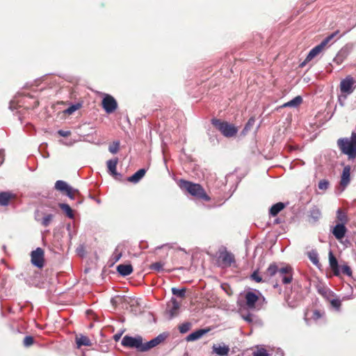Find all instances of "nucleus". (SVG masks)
I'll return each instance as SVG.
<instances>
[{
    "label": "nucleus",
    "mask_w": 356,
    "mask_h": 356,
    "mask_svg": "<svg viewBox=\"0 0 356 356\" xmlns=\"http://www.w3.org/2000/svg\"><path fill=\"white\" fill-rule=\"evenodd\" d=\"M289 266H283L282 264H277V263H272L269 265L264 275L268 279L275 278L276 283L274 284V288L278 286V282L283 284L289 283Z\"/></svg>",
    "instance_id": "obj_1"
},
{
    "label": "nucleus",
    "mask_w": 356,
    "mask_h": 356,
    "mask_svg": "<svg viewBox=\"0 0 356 356\" xmlns=\"http://www.w3.org/2000/svg\"><path fill=\"white\" fill-rule=\"evenodd\" d=\"M337 145L341 153L347 156L348 161L356 159V133L353 132L350 137L340 138Z\"/></svg>",
    "instance_id": "obj_2"
},
{
    "label": "nucleus",
    "mask_w": 356,
    "mask_h": 356,
    "mask_svg": "<svg viewBox=\"0 0 356 356\" xmlns=\"http://www.w3.org/2000/svg\"><path fill=\"white\" fill-rule=\"evenodd\" d=\"M179 186L181 189L188 192L190 195L196 198L205 201L210 200V197L207 195L204 189L199 184H194L188 181L181 179L179 183Z\"/></svg>",
    "instance_id": "obj_3"
},
{
    "label": "nucleus",
    "mask_w": 356,
    "mask_h": 356,
    "mask_svg": "<svg viewBox=\"0 0 356 356\" xmlns=\"http://www.w3.org/2000/svg\"><path fill=\"white\" fill-rule=\"evenodd\" d=\"M211 122L213 125L225 137H233L238 132L237 128L227 122L221 121L218 119H213Z\"/></svg>",
    "instance_id": "obj_4"
},
{
    "label": "nucleus",
    "mask_w": 356,
    "mask_h": 356,
    "mask_svg": "<svg viewBox=\"0 0 356 356\" xmlns=\"http://www.w3.org/2000/svg\"><path fill=\"white\" fill-rule=\"evenodd\" d=\"M339 33V31H336L331 35L326 37L323 41L316 47H314L313 49H312L308 55L307 56V58L305 59V61H310L312 59L315 58L317 55H318L323 49L325 47V46L328 44V42Z\"/></svg>",
    "instance_id": "obj_5"
},
{
    "label": "nucleus",
    "mask_w": 356,
    "mask_h": 356,
    "mask_svg": "<svg viewBox=\"0 0 356 356\" xmlns=\"http://www.w3.org/2000/svg\"><path fill=\"white\" fill-rule=\"evenodd\" d=\"M121 344L124 347L135 348L139 351H141L143 338L140 336L132 337L126 335L122 338Z\"/></svg>",
    "instance_id": "obj_6"
},
{
    "label": "nucleus",
    "mask_w": 356,
    "mask_h": 356,
    "mask_svg": "<svg viewBox=\"0 0 356 356\" xmlns=\"http://www.w3.org/2000/svg\"><path fill=\"white\" fill-rule=\"evenodd\" d=\"M356 87V81L351 76H348L341 81L340 90L341 92L347 95L351 94Z\"/></svg>",
    "instance_id": "obj_7"
},
{
    "label": "nucleus",
    "mask_w": 356,
    "mask_h": 356,
    "mask_svg": "<svg viewBox=\"0 0 356 356\" xmlns=\"http://www.w3.org/2000/svg\"><path fill=\"white\" fill-rule=\"evenodd\" d=\"M102 105L106 113H113L118 108V103L115 98L110 95H105Z\"/></svg>",
    "instance_id": "obj_8"
},
{
    "label": "nucleus",
    "mask_w": 356,
    "mask_h": 356,
    "mask_svg": "<svg viewBox=\"0 0 356 356\" xmlns=\"http://www.w3.org/2000/svg\"><path fill=\"white\" fill-rule=\"evenodd\" d=\"M31 263L38 268H42L44 266V251L41 248L31 252Z\"/></svg>",
    "instance_id": "obj_9"
},
{
    "label": "nucleus",
    "mask_w": 356,
    "mask_h": 356,
    "mask_svg": "<svg viewBox=\"0 0 356 356\" xmlns=\"http://www.w3.org/2000/svg\"><path fill=\"white\" fill-rule=\"evenodd\" d=\"M166 334L164 333L160 334L156 337L154 338L153 339L143 343L142 345L141 352H145L147 351L156 346L159 345L161 343H162L166 338Z\"/></svg>",
    "instance_id": "obj_10"
},
{
    "label": "nucleus",
    "mask_w": 356,
    "mask_h": 356,
    "mask_svg": "<svg viewBox=\"0 0 356 356\" xmlns=\"http://www.w3.org/2000/svg\"><path fill=\"white\" fill-rule=\"evenodd\" d=\"M323 315L324 313L318 310H309L305 314V321L307 325H310L312 323H317L323 317Z\"/></svg>",
    "instance_id": "obj_11"
},
{
    "label": "nucleus",
    "mask_w": 356,
    "mask_h": 356,
    "mask_svg": "<svg viewBox=\"0 0 356 356\" xmlns=\"http://www.w3.org/2000/svg\"><path fill=\"white\" fill-rule=\"evenodd\" d=\"M180 308L179 303L177 301L175 298H172L170 301L167 305L166 313L168 314L169 319H172L175 316H177L179 314Z\"/></svg>",
    "instance_id": "obj_12"
},
{
    "label": "nucleus",
    "mask_w": 356,
    "mask_h": 356,
    "mask_svg": "<svg viewBox=\"0 0 356 356\" xmlns=\"http://www.w3.org/2000/svg\"><path fill=\"white\" fill-rule=\"evenodd\" d=\"M219 259L223 267L231 266L235 262L234 254L227 251L221 252L219 255Z\"/></svg>",
    "instance_id": "obj_13"
},
{
    "label": "nucleus",
    "mask_w": 356,
    "mask_h": 356,
    "mask_svg": "<svg viewBox=\"0 0 356 356\" xmlns=\"http://www.w3.org/2000/svg\"><path fill=\"white\" fill-rule=\"evenodd\" d=\"M347 232V228L342 223H337L332 229V233L338 239H342Z\"/></svg>",
    "instance_id": "obj_14"
},
{
    "label": "nucleus",
    "mask_w": 356,
    "mask_h": 356,
    "mask_svg": "<svg viewBox=\"0 0 356 356\" xmlns=\"http://www.w3.org/2000/svg\"><path fill=\"white\" fill-rule=\"evenodd\" d=\"M245 298L248 307L254 309L259 298L254 293L249 291L245 294Z\"/></svg>",
    "instance_id": "obj_15"
},
{
    "label": "nucleus",
    "mask_w": 356,
    "mask_h": 356,
    "mask_svg": "<svg viewBox=\"0 0 356 356\" xmlns=\"http://www.w3.org/2000/svg\"><path fill=\"white\" fill-rule=\"evenodd\" d=\"M329 264H330V268L333 270L334 275H336V276L339 275L340 270H339L337 259H336V257L334 256V254H332V252L331 251L329 252Z\"/></svg>",
    "instance_id": "obj_16"
},
{
    "label": "nucleus",
    "mask_w": 356,
    "mask_h": 356,
    "mask_svg": "<svg viewBox=\"0 0 356 356\" xmlns=\"http://www.w3.org/2000/svg\"><path fill=\"white\" fill-rule=\"evenodd\" d=\"M118 163V158H115L113 159H110V160L107 161L106 165H107V168H108V172L110 175H111L113 176H115L118 175L117 170H116Z\"/></svg>",
    "instance_id": "obj_17"
},
{
    "label": "nucleus",
    "mask_w": 356,
    "mask_h": 356,
    "mask_svg": "<svg viewBox=\"0 0 356 356\" xmlns=\"http://www.w3.org/2000/svg\"><path fill=\"white\" fill-rule=\"evenodd\" d=\"M117 271L122 276H127L133 271V267L131 264H120L117 267Z\"/></svg>",
    "instance_id": "obj_18"
},
{
    "label": "nucleus",
    "mask_w": 356,
    "mask_h": 356,
    "mask_svg": "<svg viewBox=\"0 0 356 356\" xmlns=\"http://www.w3.org/2000/svg\"><path fill=\"white\" fill-rule=\"evenodd\" d=\"M350 167L349 165H346L343 168L341 177V184L342 186H347L350 182Z\"/></svg>",
    "instance_id": "obj_19"
},
{
    "label": "nucleus",
    "mask_w": 356,
    "mask_h": 356,
    "mask_svg": "<svg viewBox=\"0 0 356 356\" xmlns=\"http://www.w3.org/2000/svg\"><path fill=\"white\" fill-rule=\"evenodd\" d=\"M286 204L282 202H277L273 204L269 209V215L270 216H276L285 207Z\"/></svg>",
    "instance_id": "obj_20"
},
{
    "label": "nucleus",
    "mask_w": 356,
    "mask_h": 356,
    "mask_svg": "<svg viewBox=\"0 0 356 356\" xmlns=\"http://www.w3.org/2000/svg\"><path fill=\"white\" fill-rule=\"evenodd\" d=\"M207 332V330H203V329L196 330V331L191 333L190 334H188L186 337V341H196V340L200 339Z\"/></svg>",
    "instance_id": "obj_21"
},
{
    "label": "nucleus",
    "mask_w": 356,
    "mask_h": 356,
    "mask_svg": "<svg viewBox=\"0 0 356 356\" xmlns=\"http://www.w3.org/2000/svg\"><path fill=\"white\" fill-rule=\"evenodd\" d=\"M54 216L49 213L45 214L41 219L39 218L38 214L35 215V220L40 222L44 227H48L54 219Z\"/></svg>",
    "instance_id": "obj_22"
},
{
    "label": "nucleus",
    "mask_w": 356,
    "mask_h": 356,
    "mask_svg": "<svg viewBox=\"0 0 356 356\" xmlns=\"http://www.w3.org/2000/svg\"><path fill=\"white\" fill-rule=\"evenodd\" d=\"M241 316L249 324H261V321L252 314L248 313L247 314H244L241 313Z\"/></svg>",
    "instance_id": "obj_23"
},
{
    "label": "nucleus",
    "mask_w": 356,
    "mask_h": 356,
    "mask_svg": "<svg viewBox=\"0 0 356 356\" xmlns=\"http://www.w3.org/2000/svg\"><path fill=\"white\" fill-rule=\"evenodd\" d=\"M146 170L144 168L140 169L133 175L128 178V181L133 183H138L145 175Z\"/></svg>",
    "instance_id": "obj_24"
},
{
    "label": "nucleus",
    "mask_w": 356,
    "mask_h": 356,
    "mask_svg": "<svg viewBox=\"0 0 356 356\" xmlns=\"http://www.w3.org/2000/svg\"><path fill=\"white\" fill-rule=\"evenodd\" d=\"M309 216L313 222H317L321 217V210L316 206L313 207L309 211Z\"/></svg>",
    "instance_id": "obj_25"
},
{
    "label": "nucleus",
    "mask_w": 356,
    "mask_h": 356,
    "mask_svg": "<svg viewBox=\"0 0 356 356\" xmlns=\"http://www.w3.org/2000/svg\"><path fill=\"white\" fill-rule=\"evenodd\" d=\"M308 257L309 260L315 265L317 268H320L321 265L318 260V254L316 250H312L308 252Z\"/></svg>",
    "instance_id": "obj_26"
},
{
    "label": "nucleus",
    "mask_w": 356,
    "mask_h": 356,
    "mask_svg": "<svg viewBox=\"0 0 356 356\" xmlns=\"http://www.w3.org/2000/svg\"><path fill=\"white\" fill-rule=\"evenodd\" d=\"M76 342L78 348H81L82 346H90L91 342L89 338L84 335H80L76 337Z\"/></svg>",
    "instance_id": "obj_27"
},
{
    "label": "nucleus",
    "mask_w": 356,
    "mask_h": 356,
    "mask_svg": "<svg viewBox=\"0 0 356 356\" xmlns=\"http://www.w3.org/2000/svg\"><path fill=\"white\" fill-rule=\"evenodd\" d=\"M13 195L10 192L0 193V206H7Z\"/></svg>",
    "instance_id": "obj_28"
},
{
    "label": "nucleus",
    "mask_w": 356,
    "mask_h": 356,
    "mask_svg": "<svg viewBox=\"0 0 356 356\" xmlns=\"http://www.w3.org/2000/svg\"><path fill=\"white\" fill-rule=\"evenodd\" d=\"M213 350L216 354L220 355V356H225L228 355L229 348L227 346H213Z\"/></svg>",
    "instance_id": "obj_29"
},
{
    "label": "nucleus",
    "mask_w": 356,
    "mask_h": 356,
    "mask_svg": "<svg viewBox=\"0 0 356 356\" xmlns=\"http://www.w3.org/2000/svg\"><path fill=\"white\" fill-rule=\"evenodd\" d=\"M59 207L65 213L66 216L70 218L73 219L74 217V212L71 207L65 203H60L58 204Z\"/></svg>",
    "instance_id": "obj_30"
},
{
    "label": "nucleus",
    "mask_w": 356,
    "mask_h": 356,
    "mask_svg": "<svg viewBox=\"0 0 356 356\" xmlns=\"http://www.w3.org/2000/svg\"><path fill=\"white\" fill-rule=\"evenodd\" d=\"M337 219L339 221L338 223H342L343 225H346L348 221L346 213L340 209L337 211Z\"/></svg>",
    "instance_id": "obj_31"
},
{
    "label": "nucleus",
    "mask_w": 356,
    "mask_h": 356,
    "mask_svg": "<svg viewBox=\"0 0 356 356\" xmlns=\"http://www.w3.org/2000/svg\"><path fill=\"white\" fill-rule=\"evenodd\" d=\"M70 186L67 184V183L62 180H58L55 184V188L60 191H65L66 192L67 190H70Z\"/></svg>",
    "instance_id": "obj_32"
},
{
    "label": "nucleus",
    "mask_w": 356,
    "mask_h": 356,
    "mask_svg": "<svg viewBox=\"0 0 356 356\" xmlns=\"http://www.w3.org/2000/svg\"><path fill=\"white\" fill-rule=\"evenodd\" d=\"M120 143L119 140L114 141L109 147L108 150L112 154H116L120 149Z\"/></svg>",
    "instance_id": "obj_33"
},
{
    "label": "nucleus",
    "mask_w": 356,
    "mask_h": 356,
    "mask_svg": "<svg viewBox=\"0 0 356 356\" xmlns=\"http://www.w3.org/2000/svg\"><path fill=\"white\" fill-rule=\"evenodd\" d=\"M330 186V182L327 179H323L319 181L318 188L322 191H326Z\"/></svg>",
    "instance_id": "obj_34"
},
{
    "label": "nucleus",
    "mask_w": 356,
    "mask_h": 356,
    "mask_svg": "<svg viewBox=\"0 0 356 356\" xmlns=\"http://www.w3.org/2000/svg\"><path fill=\"white\" fill-rule=\"evenodd\" d=\"M302 102V98L298 95L291 99L290 105L291 107H297Z\"/></svg>",
    "instance_id": "obj_35"
},
{
    "label": "nucleus",
    "mask_w": 356,
    "mask_h": 356,
    "mask_svg": "<svg viewBox=\"0 0 356 356\" xmlns=\"http://www.w3.org/2000/svg\"><path fill=\"white\" fill-rule=\"evenodd\" d=\"M191 327V324L188 322H186V323H182L181 325H180L179 327V330L181 333L184 334V333H186L187 332H188L190 330Z\"/></svg>",
    "instance_id": "obj_36"
},
{
    "label": "nucleus",
    "mask_w": 356,
    "mask_h": 356,
    "mask_svg": "<svg viewBox=\"0 0 356 356\" xmlns=\"http://www.w3.org/2000/svg\"><path fill=\"white\" fill-rule=\"evenodd\" d=\"M172 293L174 296H177L180 298H184L185 296L186 290L185 289H177L172 288Z\"/></svg>",
    "instance_id": "obj_37"
},
{
    "label": "nucleus",
    "mask_w": 356,
    "mask_h": 356,
    "mask_svg": "<svg viewBox=\"0 0 356 356\" xmlns=\"http://www.w3.org/2000/svg\"><path fill=\"white\" fill-rule=\"evenodd\" d=\"M34 343V339L31 336H26L24 337L23 344L25 347H29Z\"/></svg>",
    "instance_id": "obj_38"
},
{
    "label": "nucleus",
    "mask_w": 356,
    "mask_h": 356,
    "mask_svg": "<svg viewBox=\"0 0 356 356\" xmlns=\"http://www.w3.org/2000/svg\"><path fill=\"white\" fill-rule=\"evenodd\" d=\"M80 108V104H73L72 106H70V107H68L65 113L68 114V115H71L72 114L74 111H76V110H78L79 108Z\"/></svg>",
    "instance_id": "obj_39"
},
{
    "label": "nucleus",
    "mask_w": 356,
    "mask_h": 356,
    "mask_svg": "<svg viewBox=\"0 0 356 356\" xmlns=\"http://www.w3.org/2000/svg\"><path fill=\"white\" fill-rule=\"evenodd\" d=\"M344 58V52L342 51H340L337 55L334 57L333 61L337 63V64H340L342 63Z\"/></svg>",
    "instance_id": "obj_40"
},
{
    "label": "nucleus",
    "mask_w": 356,
    "mask_h": 356,
    "mask_svg": "<svg viewBox=\"0 0 356 356\" xmlns=\"http://www.w3.org/2000/svg\"><path fill=\"white\" fill-rule=\"evenodd\" d=\"M163 265L161 262H155L151 265L150 268L152 270L160 271V270H163Z\"/></svg>",
    "instance_id": "obj_41"
},
{
    "label": "nucleus",
    "mask_w": 356,
    "mask_h": 356,
    "mask_svg": "<svg viewBox=\"0 0 356 356\" xmlns=\"http://www.w3.org/2000/svg\"><path fill=\"white\" fill-rule=\"evenodd\" d=\"M341 271L343 274L346 275L348 277L352 276V270L350 268L348 265H343L341 267Z\"/></svg>",
    "instance_id": "obj_42"
},
{
    "label": "nucleus",
    "mask_w": 356,
    "mask_h": 356,
    "mask_svg": "<svg viewBox=\"0 0 356 356\" xmlns=\"http://www.w3.org/2000/svg\"><path fill=\"white\" fill-rule=\"evenodd\" d=\"M253 356H270L264 348H260L253 353Z\"/></svg>",
    "instance_id": "obj_43"
},
{
    "label": "nucleus",
    "mask_w": 356,
    "mask_h": 356,
    "mask_svg": "<svg viewBox=\"0 0 356 356\" xmlns=\"http://www.w3.org/2000/svg\"><path fill=\"white\" fill-rule=\"evenodd\" d=\"M251 277L253 280H254L256 282H258V283L261 282L263 281L262 277L256 271H254L252 274Z\"/></svg>",
    "instance_id": "obj_44"
},
{
    "label": "nucleus",
    "mask_w": 356,
    "mask_h": 356,
    "mask_svg": "<svg viewBox=\"0 0 356 356\" xmlns=\"http://www.w3.org/2000/svg\"><path fill=\"white\" fill-rule=\"evenodd\" d=\"M331 305L333 307L336 308L337 309H339L341 307V302L337 299H333L331 301Z\"/></svg>",
    "instance_id": "obj_45"
},
{
    "label": "nucleus",
    "mask_w": 356,
    "mask_h": 356,
    "mask_svg": "<svg viewBox=\"0 0 356 356\" xmlns=\"http://www.w3.org/2000/svg\"><path fill=\"white\" fill-rule=\"evenodd\" d=\"M58 134L63 137H67L71 134L70 131H65V130H58Z\"/></svg>",
    "instance_id": "obj_46"
},
{
    "label": "nucleus",
    "mask_w": 356,
    "mask_h": 356,
    "mask_svg": "<svg viewBox=\"0 0 356 356\" xmlns=\"http://www.w3.org/2000/svg\"><path fill=\"white\" fill-rule=\"evenodd\" d=\"M75 191H76L75 190H74L72 187H70V190H67L66 191L67 195L70 199H74V193Z\"/></svg>",
    "instance_id": "obj_47"
},
{
    "label": "nucleus",
    "mask_w": 356,
    "mask_h": 356,
    "mask_svg": "<svg viewBox=\"0 0 356 356\" xmlns=\"http://www.w3.org/2000/svg\"><path fill=\"white\" fill-rule=\"evenodd\" d=\"M254 122V120L252 118L249 119V120L247 122L244 129L245 130H248L252 126Z\"/></svg>",
    "instance_id": "obj_48"
},
{
    "label": "nucleus",
    "mask_w": 356,
    "mask_h": 356,
    "mask_svg": "<svg viewBox=\"0 0 356 356\" xmlns=\"http://www.w3.org/2000/svg\"><path fill=\"white\" fill-rule=\"evenodd\" d=\"M123 332H124V331H121L120 332L115 334L113 336V339H114L115 341H118L120 339V338H121V337H122V335Z\"/></svg>",
    "instance_id": "obj_49"
},
{
    "label": "nucleus",
    "mask_w": 356,
    "mask_h": 356,
    "mask_svg": "<svg viewBox=\"0 0 356 356\" xmlns=\"http://www.w3.org/2000/svg\"><path fill=\"white\" fill-rule=\"evenodd\" d=\"M4 151L0 150V165L2 164L4 161Z\"/></svg>",
    "instance_id": "obj_50"
},
{
    "label": "nucleus",
    "mask_w": 356,
    "mask_h": 356,
    "mask_svg": "<svg viewBox=\"0 0 356 356\" xmlns=\"http://www.w3.org/2000/svg\"><path fill=\"white\" fill-rule=\"evenodd\" d=\"M282 106H283V107H288V106H289V102H286V103L284 104Z\"/></svg>",
    "instance_id": "obj_51"
},
{
    "label": "nucleus",
    "mask_w": 356,
    "mask_h": 356,
    "mask_svg": "<svg viewBox=\"0 0 356 356\" xmlns=\"http://www.w3.org/2000/svg\"><path fill=\"white\" fill-rule=\"evenodd\" d=\"M63 144L64 145H72L73 144V143L70 142L69 143H63Z\"/></svg>",
    "instance_id": "obj_52"
},
{
    "label": "nucleus",
    "mask_w": 356,
    "mask_h": 356,
    "mask_svg": "<svg viewBox=\"0 0 356 356\" xmlns=\"http://www.w3.org/2000/svg\"><path fill=\"white\" fill-rule=\"evenodd\" d=\"M120 257H121V254H120L117 257L116 260H118V259L120 258Z\"/></svg>",
    "instance_id": "obj_53"
},
{
    "label": "nucleus",
    "mask_w": 356,
    "mask_h": 356,
    "mask_svg": "<svg viewBox=\"0 0 356 356\" xmlns=\"http://www.w3.org/2000/svg\"><path fill=\"white\" fill-rule=\"evenodd\" d=\"M164 246H170V245H169V244H165V245H164ZM163 246H161V247H160L159 248H163Z\"/></svg>",
    "instance_id": "obj_54"
},
{
    "label": "nucleus",
    "mask_w": 356,
    "mask_h": 356,
    "mask_svg": "<svg viewBox=\"0 0 356 356\" xmlns=\"http://www.w3.org/2000/svg\"><path fill=\"white\" fill-rule=\"evenodd\" d=\"M290 149H291V150H292V149H293V147H292L291 145V147H290Z\"/></svg>",
    "instance_id": "obj_55"
}]
</instances>
